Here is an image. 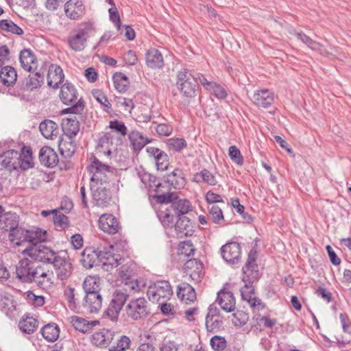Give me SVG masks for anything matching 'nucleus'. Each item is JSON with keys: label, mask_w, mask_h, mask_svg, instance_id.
Instances as JSON below:
<instances>
[{"label": "nucleus", "mask_w": 351, "mask_h": 351, "mask_svg": "<svg viewBox=\"0 0 351 351\" xmlns=\"http://www.w3.org/2000/svg\"><path fill=\"white\" fill-rule=\"evenodd\" d=\"M195 247L191 241L180 242L178 245V254L189 257L193 255Z\"/></svg>", "instance_id": "obj_61"}, {"label": "nucleus", "mask_w": 351, "mask_h": 351, "mask_svg": "<svg viewBox=\"0 0 351 351\" xmlns=\"http://www.w3.org/2000/svg\"><path fill=\"white\" fill-rule=\"evenodd\" d=\"M0 29L3 31L16 35L23 34V30L13 21L8 19H3L0 21Z\"/></svg>", "instance_id": "obj_56"}, {"label": "nucleus", "mask_w": 351, "mask_h": 351, "mask_svg": "<svg viewBox=\"0 0 351 351\" xmlns=\"http://www.w3.org/2000/svg\"><path fill=\"white\" fill-rule=\"evenodd\" d=\"M93 95L97 101L100 104L101 108L104 111L107 113L112 112V105L106 95L101 90H94L93 91Z\"/></svg>", "instance_id": "obj_54"}, {"label": "nucleus", "mask_w": 351, "mask_h": 351, "mask_svg": "<svg viewBox=\"0 0 351 351\" xmlns=\"http://www.w3.org/2000/svg\"><path fill=\"white\" fill-rule=\"evenodd\" d=\"M19 60L21 66L27 71L36 70L38 67V60L30 49H23L21 51Z\"/></svg>", "instance_id": "obj_28"}, {"label": "nucleus", "mask_w": 351, "mask_h": 351, "mask_svg": "<svg viewBox=\"0 0 351 351\" xmlns=\"http://www.w3.org/2000/svg\"><path fill=\"white\" fill-rule=\"evenodd\" d=\"M17 80V73L15 69L10 66H5L0 71V81L6 86L15 84Z\"/></svg>", "instance_id": "obj_37"}, {"label": "nucleus", "mask_w": 351, "mask_h": 351, "mask_svg": "<svg viewBox=\"0 0 351 351\" xmlns=\"http://www.w3.org/2000/svg\"><path fill=\"white\" fill-rule=\"evenodd\" d=\"M228 155L237 165H242L243 164V157L237 146L232 145L229 147Z\"/></svg>", "instance_id": "obj_63"}, {"label": "nucleus", "mask_w": 351, "mask_h": 351, "mask_svg": "<svg viewBox=\"0 0 351 351\" xmlns=\"http://www.w3.org/2000/svg\"><path fill=\"white\" fill-rule=\"evenodd\" d=\"M129 139L133 148L136 151H140L150 141L138 131H132L129 134Z\"/></svg>", "instance_id": "obj_48"}, {"label": "nucleus", "mask_w": 351, "mask_h": 351, "mask_svg": "<svg viewBox=\"0 0 351 351\" xmlns=\"http://www.w3.org/2000/svg\"><path fill=\"white\" fill-rule=\"evenodd\" d=\"M173 294L171 287L168 281L160 280L151 285L147 291L149 300L160 303L162 300H169Z\"/></svg>", "instance_id": "obj_7"}, {"label": "nucleus", "mask_w": 351, "mask_h": 351, "mask_svg": "<svg viewBox=\"0 0 351 351\" xmlns=\"http://www.w3.org/2000/svg\"><path fill=\"white\" fill-rule=\"evenodd\" d=\"M181 345L176 341L165 339L160 346V351H180Z\"/></svg>", "instance_id": "obj_64"}, {"label": "nucleus", "mask_w": 351, "mask_h": 351, "mask_svg": "<svg viewBox=\"0 0 351 351\" xmlns=\"http://www.w3.org/2000/svg\"><path fill=\"white\" fill-rule=\"evenodd\" d=\"M53 223L58 230H62L69 227V220L67 216L56 210L53 216Z\"/></svg>", "instance_id": "obj_57"}, {"label": "nucleus", "mask_w": 351, "mask_h": 351, "mask_svg": "<svg viewBox=\"0 0 351 351\" xmlns=\"http://www.w3.org/2000/svg\"><path fill=\"white\" fill-rule=\"evenodd\" d=\"M158 217L163 226L172 227L173 224V215L171 213V208H166L165 210H160L158 213Z\"/></svg>", "instance_id": "obj_59"}, {"label": "nucleus", "mask_w": 351, "mask_h": 351, "mask_svg": "<svg viewBox=\"0 0 351 351\" xmlns=\"http://www.w3.org/2000/svg\"><path fill=\"white\" fill-rule=\"evenodd\" d=\"M43 82L44 76L40 73L29 74L27 77L19 82L14 95L23 97L25 92H30L39 88Z\"/></svg>", "instance_id": "obj_11"}, {"label": "nucleus", "mask_w": 351, "mask_h": 351, "mask_svg": "<svg viewBox=\"0 0 351 351\" xmlns=\"http://www.w3.org/2000/svg\"><path fill=\"white\" fill-rule=\"evenodd\" d=\"M39 130L47 139H53L58 135V125L51 120L46 119L42 121L39 125Z\"/></svg>", "instance_id": "obj_36"}, {"label": "nucleus", "mask_w": 351, "mask_h": 351, "mask_svg": "<svg viewBox=\"0 0 351 351\" xmlns=\"http://www.w3.org/2000/svg\"><path fill=\"white\" fill-rule=\"evenodd\" d=\"M39 160L40 163L49 168L55 167L58 161L57 153L50 147H43L39 152Z\"/></svg>", "instance_id": "obj_24"}, {"label": "nucleus", "mask_w": 351, "mask_h": 351, "mask_svg": "<svg viewBox=\"0 0 351 351\" xmlns=\"http://www.w3.org/2000/svg\"><path fill=\"white\" fill-rule=\"evenodd\" d=\"M27 242L33 244V246L38 245V243L45 242L47 240V232L40 228H34L27 230Z\"/></svg>", "instance_id": "obj_38"}, {"label": "nucleus", "mask_w": 351, "mask_h": 351, "mask_svg": "<svg viewBox=\"0 0 351 351\" xmlns=\"http://www.w3.org/2000/svg\"><path fill=\"white\" fill-rule=\"evenodd\" d=\"M295 36L301 40L303 43L306 45L310 49L314 51H318L321 55L324 56H328L330 53L324 47V46L315 41L313 40L312 38H311L309 36L306 35L304 33L300 32H296L295 34Z\"/></svg>", "instance_id": "obj_32"}, {"label": "nucleus", "mask_w": 351, "mask_h": 351, "mask_svg": "<svg viewBox=\"0 0 351 351\" xmlns=\"http://www.w3.org/2000/svg\"><path fill=\"white\" fill-rule=\"evenodd\" d=\"M110 250L104 248L103 250H99V261L104 265H110L111 267H117L119 263V256L115 254L110 250L112 246L109 247Z\"/></svg>", "instance_id": "obj_39"}, {"label": "nucleus", "mask_w": 351, "mask_h": 351, "mask_svg": "<svg viewBox=\"0 0 351 351\" xmlns=\"http://www.w3.org/2000/svg\"><path fill=\"white\" fill-rule=\"evenodd\" d=\"M145 287V283L143 280L135 278L124 282V287L121 290L128 293L129 298L136 293L143 291Z\"/></svg>", "instance_id": "obj_43"}, {"label": "nucleus", "mask_w": 351, "mask_h": 351, "mask_svg": "<svg viewBox=\"0 0 351 351\" xmlns=\"http://www.w3.org/2000/svg\"><path fill=\"white\" fill-rule=\"evenodd\" d=\"M177 295L182 302L189 304L196 300L194 288L186 282L180 283L177 287Z\"/></svg>", "instance_id": "obj_29"}, {"label": "nucleus", "mask_w": 351, "mask_h": 351, "mask_svg": "<svg viewBox=\"0 0 351 351\" xmlns=\"http://www.w3.org/2000/svg\"><path fill=\"white\" fill-rule=\"evenodd\" d=\"M223 317L221 315L219 309L215 304H210L205 319L207 332L210 333L218 332L223 329Z\"/></svg>", "instance_id": "obj_12"}, {"label": "nucleus", "mask_w": 351, "mask_h": 351, "mask_svg": "<svg viewBox=\"0 0 351 351\" xmlns=\"http://www.w3.org/2000/svg\"><path fill=\"white\" fill-rule=\"evenodd\" d=\"M88 170L92 173L90 184H110V179L117 173L114 167L102 163L96 157H93Z\"/></svg>", "instance_id": "obj_2"}, {"label": "nucleus", "mask_w": 351, "mask_h": 351, "mask_svg": "<svg viewBox=\"0 0 351 351\" xmlns=\"http://www.w3.org/2000/svg\"><path fill=\"white\" fill-rule=\"evenodd\" d=\"M232 319L233 324L235 326H242L245 325L249 319V315L243 311H237L233 315Z\"/></svg>", "instance_id": "obj_62"}, {"label": "nucleus", "mask_w": 351, "mask_h": 351, "mask_svg": "<svg viewBox=\"0 0 351 351\" xmlns=\"http://www.w3.org/2000/svg\"><path fill=\"white\" fill-rule=\"evenodd\" d=\"M20 158L19 160V168L26 170L33 167L34 162L32 158V149L29 147H24L19 152Z\"/></svg>", "instance_id": "obj_46"}, {"label": "nucleus", "mask_w": 351, "mask_h": 351, "mask_svg": "<svg viewBox=\"0 0 351 351\" xmlns=\"http://www.w3.org/2000/svg\"><path fill=\"white\" fill-rule=\"evenodd\" d=\"M155 199L158 203H171V208L175 211L176 215L180 217L192 210L191 202L186 199H180L176 193H167L161 195H156Z\"/></svg>", "instance_id": "obj_4"}, {"label": "nucleus", "mask_w": 351, "mask_h": 351, "mask_svg": "<svg viewBox=\"0 0 351 351\" xmlns=\"http://www.w3.org/2000/svg\"><path fill=\"white\" fill-rule=\"evenodd\" d=\"M251 99L256 106L267 108L274 103V95L269 89H260L254 93Z\"/></svg>", "instance_id": "obj_18"}, {"label": "nucleus", "mask_w": 351, "mask_h": 351, "mask_svg": "<svg viewBox=\"0 0 351 351\" xmlns=\"http://www.w3.org/2000/svg\"><path fill=\"white\" fill-rule=\"evenodd\" d=\"M128 300V294L121 289H117L112 295L108 306L104 312V315L112 321L116 322L126 301Z\"/></svg>", "instance_id": "obj_8"}, {"label": "nucleus", "mask_w": 351, "mask_h": 351, "mask_svg": "<svg viewBox=\"0 0 351 351\" xmlns=\"http://www.w3.org/2000/svg\"><path fill=\"white\" fill-rule=\"evenodd\" d=\"M184 269L185 275L195 284L201 282L204 275L203 264L195 258L187 261Z\"/></svg>", "instance_id": "obj_14"}, {"label": "nucleus", "mask_w": 351, "mask_h": 351, "mask_svg": "<svg viewBox=\"0 0 351 351\" xmlns=\"http://www.w3.org/2000/svg\"><path fill=\"white\" fill-rule=\"evenodd\" d=\"M84 5L81 0H69L64 5L66 16L73 20H77L84 13Z\"/></svg>", "instance_id": "obj_21"}, {"label": "nucleus", "mask_w": 351, "mask_h": 351, "mask_svg": "<svg viewBox=\"0 0 351 351\" xmlns=\"http://www.w3.org/2000/svg\"><path fill=\"white\" fill-rule=\"evenodd\" d=\"M166 182L176 189H181L186 185V180L182 169L176 168L165 176Z\"/></svg>", "instance_id": "obj_27"}, {"label": "nucleus", "mask_w": 351, "mask_h": 351, "mask_svg": "<svg viewBox=\"0 0 351 351\" xmlns=\"http://www.w3.org/2000/svg\"><path fill=\"white\" fill-rule=\"evenodd\" d=\"M19 226L17 217L15 214L10 213L3 214L0 217V228L9 233Z\"/></svg>", "instance_id": "obj_44"}, {"label": "nucleus", "mask_w": 351, "mask_h": 351, "mask_svg": "<svg viewBox=\"0 0 351 351\" xmlns=\"http://www.w3.org/2000/svg\"><path fill=\"white\" fill-rule=\"evenodd\" d=\"M131 344L130 339L125 336L122 335L117 340V345L112 346L109 348V351H125L126 349L129 348Z\"/></svg>", "instance_id": "obj_60"}, {"label": "nucleus", "mask_w": 351, "mask_h": 351, "mask_svg": "<svg viewBox=\"0 0 351 351\" xmlns=\"http://www.w3.org/2000/svg\"><path fill=\"white\" fill-rule=\"evenodd\" d=\"M60 98L66 105L75 101L77 99V93L75 86L69 82L63 84L60 88Z\"/></svg>", "instance_id": "obj_33"}, {"label": "nucleus", "mask_w": 351, "mask_h": 351, "mask_svg": "<svg viewBox=\"0 0 351 351\" xmlns=\"http://www.w3.org/2000/svg\"><path fill=\"white\" fill-rule=\"evenodd\" d=\"M176 86L184 97H194L198 88L197 77L189 69H183L177 74Z\"/></svg>", "instance_id": "obj_3"}, {"label": "nucleus", "mask_w": 351, "mask_h": 351, "mask_svg": "<svg viewBox=\"0 0 351 351\" xmlns=\"http://www.w3.org/2000/svg\"><path fill=\"white\" fill-rule=\"evenodd\" d=\"M138 176L141 178V182L145 184L146 188H152L154 186L156 187V195L159 194V188L161 186V184L160 182H157V178L156 176L151 175L148 173H138Z\"/></svg>", "instance_id": "obj_55"}, {"label": "nucleus", "mask_w": 351, "mask_h": 351, "mask_svg": "<svg viewBox=\"0 0 351 351\" xmlns=\"http://www.w3.org/2000/svg\"><path fill=\"white\" fill-rule=\"evenodd\" d=\"M114 134L112 132H106L101 136L98 142L97 149L104 154L110 155L111 154L110 145H112Z\"/></svg>", "instance_id": "obj_49"}, {"label": "nucleus", "mask_w": 351, "mask_h": 351, "mask_svg": "<svg viewBox=\"0 0 351 351\" xmlns=\"http://www.w3.org/2000/svg\"><path fill=\"white\" fill-rule=\"evenodd\" d=\"M41 334L47 341L53 342L60 335V328L55 323L48 324L42 328Z\"/></svg>", "instance_id": "obj_47"}, {"label": "nucleus", "mask_w": 351, "mask_h": 351, "mask_svg": "<svg viewBox=\"0 0 351 351\" xmlns=\"http://www.w3.org/2000/svg\"><path fill=\"white\" fill-rule=\"evenodd\" d=\"M93 203L97 206H106L111 199L110 184H90Z\"/></svg>", "instance_id": "obj_13"}, {"label": "nucleus", "mask_w": 351, "mask_h": 351, "mask_svg": "<svg viewBox=\"0 0 351 351\" xmlns=\"http://www.w3.org/2000/svg\"><path fill=\"white\" fill-rule=\"evenodd\" d=\"M99 261V250H93L92 248H86L82 252L80 262L84 267L90 269Z\"/></svg>", "instance_id": "obj_35"}, {"label": "nucleus", "mask_w": 351, "mask_h": 351, "mask_svg": "<svg viewBox=\"0 0 351 351\" xmlns=\"http://www.w3.org/2000/svg\"><path fill=\"white\" fill-rule=\"evenodd\" d=\"M125 311L128 317L138 321L149 316L151 308L147 300L143 297H140L130 300L125 306Z\"/></svg>", "instance_id": "obj_5"}, {"label": "nucleus", "mask_w": 351, "mask_h": 351, "mask_svg": "<svg viewBox=\"0 0 351 351\" xmlns=\"http://www.w3.org/2000/svg\"><path fill=\"white\" fill-rule=\"evenodd\" d=\"M216 302L219 304L221 309L227 313L234 311L236 307V300L233 293L230 291L221 290L217 293Z\"/></svg>", "instance_id": "obj_23"}, {"label": "nucleus", "mask_w": 351, "mask_h": 351, "mask_svg": "<svg viewBox=\"0 0 351 351\" xmlns=\"http://www.w3.org/2000/svg\"><path fill=\"white\" fill-rule=\"evenodd\" d=\"M60 252H56L49 247L39 244L23 250V254L47 264H51Z\"/></svg>", "instance_id": "obj_9"}, {"label": "nucleus", "mask_w": 351, "mask_h": 351, "mask_svg": "<svg viewBox=\"0 0 351 351\" xmlns=\"http://www.w3.org/2000/svg\"><path fill=\"white\" fill-rule=\"evenodd\" d=\"M102 301L103 299L100 293L85 295L82 302V307L86 313H97L101 308Z\"/></svg>", "instance_id": "obj_17"}, {"label": "nucleus", "mask_w": 351, "mask_h": 351, "mask_svg": "<svg viewBox=\"0 0 351 351\" xmlns=\"http://www.w3.org/2000/svg\"><path fill=\"white\" fill-rule=\"evenodd\" d=\"M147 65L152 69H160L164 66L162 53L156 49H149L145 54Z\"/></svg>", "instance_id": "obj_34"}, {"label": "nucleus", "mask_w": 351, "mask_h": 351, "mask_svg": "<svg viewBox=\"0 0 351 351\" xmlns=\"http://www.w3.org/2000/svg\"><path fill=\"white\" fill-rule=\"evenodd\" d=\"M167 145L169 150L180 152L187 146L186 141L182 138H171L167 140Z\"/></svg>", "instance_id": "obj_58"}, {"label": "nucleus", "mask_w": 351, "mask_h": 351, "mask_svg": "<svg viewBox=\"0 0 351 351\" xmlns=\"http://www.w3.org/2000/svg\"><path fill=\"white\" fill-rule=\"evenodd\" d=\"M83 289L86 293V295L93 293H99L100 278L97 276H87L84 280Z\"/></svg>", "instance_id": "obj_45"}, {"label": "nucleus", "mask_w": 351, "mask_h": 351, "mask_svg": "<svg viewBox=\"0 0 351 351\" xmlns=\"http://www.w3.org/2000/svg\"><path fill=\"white\" fill-rule=\"evenodd\" d=\"M223 258L230 263H237L241 258V250L239 243L229 242L221 247Z\"/></svg>", "instance_id": "obj_15"}, {"label": "nucleus", "mask_w": 351, "mask_h": 351, "mask_svg": "<svg viewBox=\"0 0 351 351\" xmlns=\"http://www.w3.org/2000/svg\"><path fill=\"white\" fill-rule=\"evenodd\" d=\"M115 89L119 93L126 91L129 81L127 76L122 73H116L112 77Z\"/></svg>", "instance_id": "obj_53"}, {"label": "nucleus", "mask_w": 351, "mask_h": 351, "mask_svg": "<svg viewBox=\"0 0 351 351\" xmlns=\"http://www.w3.org/2000/svg\"><path fill=\"white\" fill-rule=\"evenodd\" d=\"M193 181L196 182H204L211 186H215L217 184L214 175L206 169L195 174Z\"/></svg>", "instance_id": "obj_52"}, {"label": "nucleus", "mask_w": 351, "mask_h": 351, "mask_svg": "<svg viewBox=\"0 0 351 351\" xmlns=\"http://www.w3.org/2000/svg\"><path fill=\"white\" fill-rule=\"evenodd\" d=\"M64 75L62 68L57 64H51L47 73V84L53 88H58L63 82Z\"/></svg>", "instance_id": "obj_25"}, {"label": "nucleus", "mask_w": 351, "mask_h": 351, "mask_svg": "<svg viewBox=\"0 0 351 351\" xmlns=\"http://www.w3.org/2000/svg\"><path fill=\"white\" fill-rule=\"evenodd\" d=\"M100 229L110 234H114L119 232L121 229L118 219L111 214H104L99 219Z\"/></svg>", "instance_id": "obj_16"}, {"label": "nucleus", "mask_w": 351, "mask_h": 351, "mask_svg": "<svg viewBox=\"0 0 351 351\" xmlns=\"http://www.w3.org/2000/svg\"><path fill=\"white\" fill-rule=\"evenodd\" d=\"M51 264L53 266L58 280L64 282L71 276L73 267L66 252L60 251Z\"/></svg>", "instance_id": "obj_10"}, {"label": "nucleus", "mask_w": 351, "mask_h": 351, "mask_svg": "<svg viewBox=\"0 0 351 351\" xmlns=\"http://www.w3.org/2000/svg\"><path fill=\"white\" fill-rule=\"evenodd\" d=\"M26 235L27 230L18 226L9 233V239L16 245H21L23 242H27Z\"/></svg>", "instance_id": "obj_51"}, {"label": "nucleus", "mask_w": 351, "mask_h": 351, "mask_svg": "<svg viewBox=\"0 0 351 351\" xmlns=\"http://www.w3.org/2000/svg\"><path fill=\"white\" fill-rule=\"evenodd\" d=\"M62 130L65 134V137H74L80 131V123L75 117L74 119L69 118L63 120Z\"/></svg>", "instance_id": "obj_42"}, {"label": "nucleus", "mask_w": 351, "mask_h": 351, "mask_svg": "<svg viewBox=\"0 0 351 351\" xmlns=\"http://www.w3.org/2000/svg\"><path fill=\"white\" fill-rule=\"evenodd\" d=\"M136 265L132 263H128L123 265L119 271V276L123 283L137 278Z\"/></svg>", "instance_id": "obj_41"}, {"label": "nucleus", "mask_w": 351, "mask_h": 351, "mask_svg": "<svg viewBox=\"0 0 351 351\" xmlns=\"http://www.w3.org/2000/svg\"><path fill=\"white\" fill-rule=\"evenodd\" d=\"M19 326L23 332L32 334L38 328V323L35 318L27 316L19 322Z\"/></svg>", "instance_id": "obj_50"}, {"label": "nucleus", "mask_w": 351, "mask_h": 351, "mask_svg": "<svg viewBox=\"0 0 351 351\" xmlns=\"http://www.w3.org/2000/svg\"><path fill=\"white\" fill-rule=\"evenodd\" d=\"M256 258L257 252L254 250H250L245 265L243 267L244 276L242 280L245 285L241 288L240 292L242 300L247 302L254 297V287L253 283L257 281L261 276L258 265L256 263Z\"/></svg>", "instance_id": "obj_1"}, {"label": "nucleus", "mask_w": 351, "mask_h": 351, "mask_svg": "<svg viewBox=\"0 0 351 351\" xmlns=\"http://www.w3.org/2000/svg\"><path fill=\"white\" fill-rule=\"evenodd\" d=\"M114 333L112 330L102 328L93 334L90 341L97 347L106 348L114 339Z\"/></svg>", "instance_id": "obj_20"}, {"label": "nucleus", "mask_w": 351, "mask_h": 351, "mask_svg": "<svg viewBox=\"0 0 351 351\" xmlns=\"http://www.w3.org/2000/svg\"><path fill=\"white\" fill-rule=\"evenodd\" d=\"M40 266L33 260L24 258L19 261L16 267V277L22 282L32 283Z\"/></svg>", "instance_id": "obj_6"}, {"label": "nucleus", "mask_w": 351, "mask_h": 351, "mask_svg": "<svg viewBox=\"0 0 351 351\" xmlns=\"http://www.w3.org/2000/svg\"><path fill=\"white\" fill-rule=\"evenodd\" d=\"M86 34L84 29L72 32L68 37L69 47L75 51H82L87 40Z\"/></svg>", "instance_id": "obj_22"}, {"label": "nucleus", "mask_w": 351, "mask_h": 351, "mask_svg": "<svg viewBox=\"0 0 351 351\" xmlns=\"http://www.w3.org/2000/svg\"><path fill=\"white\" fill-rule=\"evenodd\" d=\"M53 274L52 271H45L43 267H38V271L33 282L43 289H47L52 287Z\"/></svg>", "instance_id": "obj_26"}, {"label": "nucleus", "mask_w": 351, "mask_h": 351, "mask_svg": "<svg viewBox=\"0 0 351 351\" xmlns=\"http://www.w3.org/2000/svg\"><path fill=\"white\" fill-rule=\"evenodd\" d=\"M174 227L178 237H182L183 235L191 236L193 233V223L185 216L180 217Z\"/></svg>", "instance_id": "obj_30"}, {"label": "nucleus", "mask_w": 351, "mask_h": 351, "mask_svg": "<svg viewBox=\"0 0 351 351\" xmlns=\"http://www.w3.org/2000/svg\"><path fill=\"white\" fill-rule=\"evenodd\" d=\"M69 319L73 328L84 334L90 332L93 327L99 324L98 321H88L78 316H72Z\"/></svg>", "instance_id": "obj_31"}, {"label": "nucleus", "mask_w": 351, "mask_h": 351, "mask_svg": "<svg viewBox=\"0 0 351 351\" xmlns=\"http://www.w3.org/2000/svg\"><path fill=\"white\" fill-rule=\"evenodd\" d=\"M20 155L19 152L10 149L0 156V165L11 171L19 168Z\"/></svg>", "instance_id": "obj_19"}, {"label": "nucleus", "mask_w": 351, "mask_h": 351, "mask_svg": "<svg viewBox=\"0 0 351 351\" xmlns=\"http://www.w3.org/2000/svg\"><path fill=\"white\" fill-rule=\"evenodd\" d=\"M61 154L65 158H71L76 150V144L73 137L62 138L58 145Z\"/></svg>", "instance_id": "obj_40"}]
</instances>
